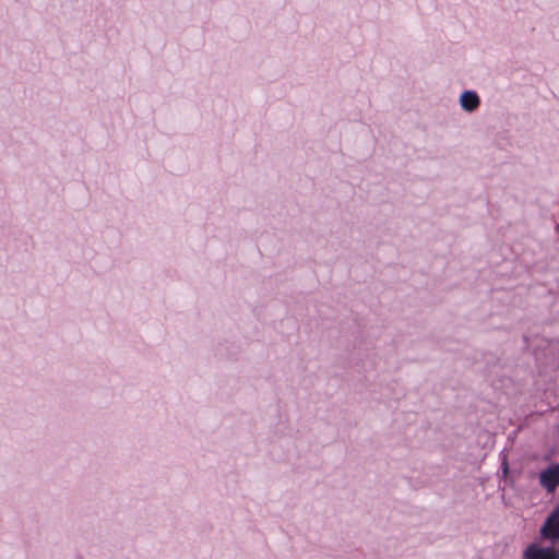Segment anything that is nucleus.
<instances>
[{
	"mask_svg": "<svg viewBox=\"0 0 559 559\" xmlns=\"http://www.w3.org/2000/svg\"><path fill=\"white\" fill-rule=\"evenodd\" d=\"M542 485L549 491H552L559 485V466L555 465L540 474Z\"/></svg>",
	"mask_w": 559,
	"mask_h": 559,
	"instance_id": "f257e3e1",
	"label": "nucleus"
},
{
	"mask_svg": "<svg viewBox=\"0 0 559 559\" xmlns=\"http://www.w3.org/2000/svg\"><path fill=\"white\" fill-rule=\"evenodd\" d=\"M525 559H559V554L551 548L531 546L525 552Z\"/></svg>",
	"mask_w": 559,
	"mask_h": 559,
	"instance_id": "f03ea898",
	"label": "nucleus"
},
{
	"mask_svg": "<svg viewBox=\"0 0 559 559\" xmlns=\"http://www.w3.org/2000/svg\"><path fill=\"white\" fill-rule=\"evenodd\" d=\"M542 534L549 538H559V509L545 523Z\"/></svg>",
	"mask_w": 559,
	"mask_h": 559,
	"instance_id": "7ed1b4c3",
	"label": "nucleus"
},
{
	"mask_svg": "<svg viewBox=\"0 0 559 559\" xmlns=\"http://www.w3.org/2000/svg\"><path fill=\"white\" fill-rule=\"evenodd\" d=\"M461 105L468 111L474 110L479 105V98L474 92H464L461 96Z\"/></svg>",
	"mask_w": 559,
	"mask_h": 559,
	"instance_id": "20e7f679",
	"label": "nucleus"
}]
</instances>
